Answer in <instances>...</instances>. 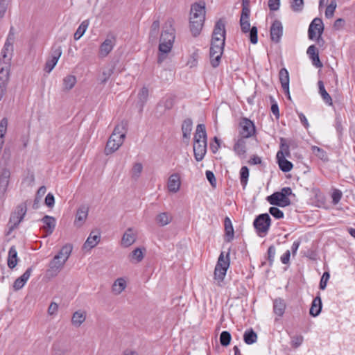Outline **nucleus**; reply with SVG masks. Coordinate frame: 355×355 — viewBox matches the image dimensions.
<instances>
[{
  "mask_svg": "<svg viewBox=\"0 0 355 355\" xmlns=\"http://www.w3.org/2000/svg\"><path fill=\"white\" fill-rule=\"evenodd\" d=\"M330 277V275L329 272H324L321 277L319 288L321 290L325 289L327 286V282Z\"/></svg>",
  "mask_w": 355,
  "mask_h": 355,
  "instance_id": "nucleus-63",
  "label": "nucleus"
},
{
  "mask_svg": "<svg viewBox=\"0 0 355 355\" xmlns=\"http://www.w3.org/2000/svg\"><path fill=\"white\" fill-rule=\"evenodd\" d=\"M240 26L243 33H248L251 28L249 19H240Z\"/></svg>",
  "mask_w": 355,
  "mask_h": 355,
  "instance_id": "nucleus-62",
  "label": "nucleus"
},
{
  "mask_svg": "<svg viewBox=\"0 0 355 355\" xmlns=\"http://www.w3.org/2000/svg\"><path fill=\"white\" fill-rule=\"evenodd\" d=\"M136 239L137 234H135L133 228L129 227L123 235L121 244L125 247H129L135 242Z\"/></svg>",
  "mask_w": 355,
  "mask_h": 355,
  "instance_id": "nucleus-19",
  "label": "nucleus"
},
{
  "mask_svg": "<svg viewBox=\"0 0 355 355\" xmlns=\"http://www.w3.org/2000/svg\"><path fill=\"white\" fill-rule=\"evenodd\" d=\"M270 102L271 104V112L272 114L275 116L276 119H279V106L277 103V101L275 100V98L272 96H269Z\"/></svg>",
  "mask_w": 355,
  "mask_h": 355,
  "instance_id": "nucleus-55",
  "label": "nucleus"
},
{
  "mask_svg": "<svg viewBox=\"0 0 355 355\" xmlns=\"http://www.w3.org/2000/svg\"><path fill=\"white\" fill-rule=\"evenodd\" d=\"M291 345L293 348H297L300 347L304 340V338L302 336H295L291 338Z\"/></svg>",
  "mask_w": 355,
  "mask_h": 355,
  "instance_id": "nucleus-64",
  "label": "nucleus"
},
{
  "mask_svg": "<svg viewBox=\"0 0 355 355\" xmlns=\"http://www.w3.org/2000/svg\"><path fill=\"white\" fill-rule=\"evenodd\" d=\"M205 19H190L189 28L193 37H197L200 35L202 26L204 25Z\"/></svg>",
  "mask_w": 355,
  "mask_h": 355,
  "instance_id": "nucleus-22",
  "label": "nucleus"
},
{
  "mask_svg": "<svg viewBox=\"0 0 355 355\" xmlns=\"http://www.w3.org/2000/svg\"><path fill=\"white\" fill-rule=\"evenodd\" d=\"M230 263V252H228L226 254V257L224 258V252H221L214 269L215 279L219 282H222L224 279Z\"/></svg>",
  "mask_w": 355,
  "mask_h": 355,
  "instance_id": "nucleus-5",
  "label": "nucleus"
},
{
  "mask_svg": "<svg viewBox=\"0 0 355 355\" xmlns=\"http://www.w3.org/2000/svg\"><path fill=\"white\" fill-rule=\"evenodd\" d=\"M257 340V334L253 329L250 328L244 332L243 340L247 345H252L256 343Z\"/></svg>",
  "mask_w": 355,
  "mask_h": 355,
  "instance_id": "nucleus-37",
  "label": "nucleus"
},
{
  "mask_svg": "<svg viewBox=\"0 0 355 355\" xmlns=\"http://www.w3.org/2000/svg\"><path fill=\"white\" fill-rule=\"evenodd\" d=\"M277 162L280 170L287 173L292 170L293 164L284 157V154L282 151H278L276 155Z\"/></svg>",
  "mask_w": 355,
  "mask_h": 355,
  "instance_id": "nucleus-16",
  "label": "nucleus"
},
{
  "mask_svg": "<svg viewBox=\"0 0 355 355\" xmlns=\"http://www.w3.org/2000/svg\"><path fill=\"white\" fill-rule=\"evenodd\" d=\"M175 103V100L173 97H166L162 98L157 104V108L164 107V111L171 110Z\"/></svg>",
  "mask_w": 355,
  "mask_h": 355,
  "instance_id": "nucleus-41",
  "label": "nucleus"
},
{
  "mask_svg": "<svg viewBox=\"0 0 355 355\" xmlns=\"http://www.w3.org/2000/svg\"><path fill=\"white\" fill-rule=\"evenodd\" d=\"M193 122L190 118H187L183 121L182 124V131L184 142L189 144L191 132L192 130Z\"/></svg>",
  "mask_w": 355,
  "mask_h": 355,
  "instance_id": "nucleus-23",
  "label": "nucleus"
},
{
  "mask_svg": "<svg viewBox=\"0 0 355 355\" xmlns=\"http://www.w3.org/2000/svg\"><path fill=\"white\" fill-rule=\"evenodd\" d=\"M283 35V26L280 21L276 19L273 21L270 26V39L275 43L280 42Z\"/></svg>",
  "mask_w": 355,
  "mask_h": 355,
  "instance_id": "nucleus-11",
  "label": "nucleus"
},
{
  "mask_svg": "<svg viewBox=\"0 0 355 355\" xmlns=\"http://www.w3.org/2000/svg\"><path fill=\"white\" fill-rule=\"evenodd\" d=\"M33 271V268L29 267L26 269L24 273L21 275L19 277L17 278L13 283V289L15 291H19L24 287L28 279H29L31 272Z\"/></svg>",
  "mask_w": 355,
  "mask_h": 355,
  "instance_id": "nucleus-17",
  "label": "nucleus"
},
{
  "mask_svg": "<svg viewBox=\"0 0 355 355\" xmlns=\"http://www.w3.org/2000/svg\"><path fill=\"white\" fill-rule=\"evenodd\" d=\"M205 2L195 3L191 6L190 19H205Z\"/></svg>",
  "mask_w": 355,
  "mask_h": 355,
  "instance_id": "nucleus-12",
  "label": "nucleus"
},
{
  "mask_svg": "<svg viewBox=\"0 0 355 355\" xmlns=\"http://www.w3.org/2000/svg\"><path fill=\"white\" fill-rule=\"evenodd\" d=\"M125 287L126 282L125 279L123 278H118L114 281L112 286V291L114 294L119 295L125 288Z\"/></svg>",
  "mask_w": 355,
  "mask_h": 355,
  "instance_id": "nucleus-38",
  "label": "nucleus"
},
{
  "mask_svg": "<svg viewBox=\"0 0 355 355\" xmlns=\"http://www.w3.org/2000/svg\"><path fill=\"white\" fill-rule=\"evenodd\" d=\"M256 132L254 123L250 119L243 117L239 122V134L240 137L248 139L254 135Z\"/></svg>",
  "mask_w": 355,
  "mask_h": 355,
  "instance_id": "nucleus-6",
  "label": "nucleus"
},
{
  "mask_svg": "<svg viewBox=\"0 0 355 355\" xmlns=\"http://www.w3.org/2000/svg\"><path fill=\"white\" fill-rule=\"evenodd\" d=\"M86 319V312L85 311L78 310L73 313L71 318V323L73 325L78 327Z\"/></svg>",
  "mask_w": 355,
  "mask_h": 355,
  "instance_id": "nucleus-31",
  "label": "nucleus"
},
{
  "mask_svg": "<svg viewBox=\"0 0 355 355\" xmlns=\"http://www.w3.org/2000/svg\"><path fill=\"white\" fill-rule=\"evenodd\" d=\"M19 259L17 257V252L15 245L10 247L8 251V256L7 259L8 266L10 269H13L17 265Z\"/></svg>",
  "mask_w": 355,
  "mask_h": 355,
  "instance_id": "nucleus-27",
  "label": "nucleus"
},
{
  "mask_svg": "<svg viewBox=\"0 0 355 355\" xmlns=\"http://www.w3.org/2000/svg\"><path fill=\"white\" fill-rule=\"evenodd\" d=\"M342 196V191L338 189H334L331 194L332 203L334 205H337L340 202Z\"/></svg>",
  "mask_w": 355,
  "mask_h": 355,
  "instance_id": "nucleus-60",
  "label": "nucleus"
},
{
  "mask_svg": "<svg viewBox=\"0 0 355 355\" xmlns=\"http://www.w3.org/2000/svg\"><path fill=\"white\" fill-rule=\"evenodd\" d=\"M225 21L223 19H220L215 24L211 38H223L225 41Z\"/></svg>",
  "mask_w": 355,
  "mask_h": 355,
  "instance_id": "nucleus-14",
  "label": "nucleus"
},
{
  "mask_svg": "<svg viewBox=\"0 0 355 355\" xmlns=\"http://www.w3.org/2000/svg\"><path fill=\"white\" fill-rule=\"evenodd\" d=\"M175 40V29L172 27V25L170 24L168 28L164 30L162 32L159 42H166L171 44H173Z\"/></svg>",
  "mask_w": 355,
  "mask_h": 355,
  "instance_id": "nucleus-28",
  "label": "nucleus"
},
{
  "mask_svg": "<svg viewBox=\"0 0 355 355\" xmlns=\"http://www.w3.org/2000/svg\"><path fill=\"white\" fill-rule=\"evenodd\" d=\"M293 194L290 187H284L280 191L274 192L266 198L267 201L272 205L280 207L289 206L291 203L288 196Z\"/></svg>",
  "mask_w": 355,
  "mask_h": 355,
  "instance_id": "nucleus-2",
  "label": "nucleus"
},
{
  "mask_svg": "<svg viewBox=\"0 0 355 355\" xmlns=\"http://www.w3.org/2000/svg\"><path fill=\"white\" fill-rule=\"evenodd\" d=\"M269 213L276 219H282L284 218V212L277 207H271L269 208Z\"/></svg>",
  "mask_w": 355,
  "mask_h": 355,
  "instance_id": "nucleus-58",
  "label": "nucleus"
},
{
  "mask_svg": "<svg viewBox=\"0 0 355 355\" xmlns=\"http://www.w3.org/2000/svg\"><path fill=\"white\" fill-rule=\"evenodd\" d=\"M225 41L223 38H211L209 57L213 58L214 55H216L215 58L211 59V66L214 68L218 67L220 62L221 56L223 53Z\"/></svg>",
  "mask_w": 355,
  "mask_h": 355,
  "instance_id": "nucleus-3",
  "label": "nucleus"
},
{
  "mask_svg": "<svg viewBox=\"0 0 355 355\" xmlns=\"http://www.w3.org/2000/svg\"><path fill=\"white\" fill-rule=\"evenodd\" d=\"M322 20L320 18L316 17L313 19V20L311 22L308 29V37L311 40H313L315 38V30L319 28V26L321 25Z\"/></svg>",
  "mask_w": 355,
  "mask_h": 355,
  "instance_id": "nucleus-30",
  "label": "nucleus"
},
{
  "mask_svg": "<svg viewBox=\"0 0 355 355\" xmlns=\"http://www.w3.org/2000/svg\"><path fill=\"white\" fill-rule=\"evenodd\" d=\"M113 44L112 40L106 39L100 46V55L102 57L107 56L112 50Z\"/></svg>",
  "mask_w": 355,
  "mask_h": 355,
  "instance_id": "nucleus-39",
  "label": "nucleus"
},
{
  "mask_svg": "<svg viewBox=\"0 0 355 355\" xmlns=\"http://www.w3.org/2000/svg\"><path fill=\"white\" fill-rule=\"evenodd\" d=\"M319 93L321 95L323 101L329 105H332V98L329 93L326 91L324 83L322 80H319L318 83Z\"/></svg>",
  "mask_w": 355,
  "mask_h": 355,
  "instance_id": "nucleus-36",
  "label": "nucleus"
},
{
  "mask_svg": "<svg viewBox=\"0 0 355 355\" xmlns=\"http://www.w3.org/2000/svg\"><path fill=\"white\" fill-rule=\"evenodd\" d=\"M114 70V66H113L112 68L104 70L102 72L101 83L105 84L108 80V79L110 78V76L113 74Z\"/></svg>",
  "mask_w": 355,
  "mask_h": 355,
  "instance_id": "nucleus-59",
  "label": "nucleus"
},
{
  "mask_svg": "<svg viewBox=\"0 0 355 355\" xmlns=\"http://www.w3.org/2000/svg\"><path fill=\"white\" fill-rule=\"evenodd\" d=\"M72 249V245L67 243L62 246L55 256H59L60 259L64 260V262H66L71 253Z\"/></svg>",
  "mask_w": 355,
  "mask_h": 355,
  "instance_id": "nucleus-35",
  "label": "nucleus"
},
{
  "mask_svg": "<svg viewBox=\"0 0 355 355\" xmlns=\"http://www.w3.org/2000/svg\"><path fill=\"white\" fill-rule=\"evenodd\" d=\"M88 25L89 22L87 20H85L80 24L76 33H74L73 37L75 40H79L84 35L88 27Z\"/></svg>",
  "mask_w": 355,
  "mask_h": 355,
  "instance_id": "nucleus-45",
  "label": "nucleus"
},
{
  "mask_svg": "<svg viewBox=\"0 0 355 355\" xmlns=\"http://www.w3.org/2000/svg\"><path fill=\"white\" fill-rule=\"evenodd\" d=\"M159 30V21L155 20L150 27V33H149V40L151 42L155 41L157 39L158 33Z\"/></svg>",
  "mask_w": 355,
  "mask_h": 355,
  "instance_id": "nucleus-44",
  "label": "nucleus"
},
{
  "mask_svg": "<svg viewBox=\"0 0 355 355\" xmlns=\"http://www.w3.org/2000/svg\"><path fill=\"white\" fill-rule=\"evenodd\" d=\"M10 63L0 62V80L8 82L10 77Z\"/></svg>",
  "mask_w": 355,
  "mask_h": 355,
  "instance_id": "nucleus-34",
  "label": "nucleus"
},
{
  "mask_svg": "<svg viewBox=\"0 0 355 355\" xmlns=\"http://www.w3.org/2000/svg\"><path fill=\"white\" fill-rule=\"evenodd\" d=\"M279 151H282V153L284 154V157H291V153L289 150V146L286 144V139L281 137L280 138V150Z\"/></svg>",
  "mask_w": 355,
  "mask_h": 355,
  "instance_id": "nucleus-52",
  "label": "nucleus"
},
{
  "mask_svg": "<svg viewBox=\"0 0 355 355\" xmlns=\"http://www.w3.org/2000/svg\"><path fill=\"white\" fill-rule=\"evenodd\" d=\"M337 7L336 0H331L330 3L327 6L325 10V17L328 19H331L334 17L335 10Z\"/></svg>",
  "mask_w": 355,
  "mask_h": 355,
  "instance_id": "nucleus-50",
  "label": "nucleus"
},
{
  "mask_svg": "<svg viewBox=\"0 0 355 355\" xmlns=\"http://www.w3.org/2000/svg\"><path fill=\"white\" fill-rule=\"evenodd\" d=\"M275 253H276L275 247L273 245L269 246L268 251H267V254H266V258L268 260V264L270 266H272V265L273 263Z\"/></svg>",
  "mask_w": 355,
  "mask_h": 355,
  "instance_id": "nucleus-51",
  "label": "nucleus"
},
{
  "mask_svg": "<svg viewBox=\"0 0 355 355\" xmlns=\"http://www.w3.org/2000/svg\"><path fill=\"white\" fill-rule=\"evenodd\" d=\"M224 226H225V241L227 242H230L233 240L234 236V227L232 224V221L229 217H225L224 220Z\"/></svg>",
  "mask_w": 355,
  "mask_h": 355,
  "instance_id": "nucleus-29",
  "label": "nucleus"
},
{
  "mask_svg": "<svg viewBox=\"0 0 355 355\" xmlns=\"http://www.w3.org/2000/svg\"><path fill=\"white\" fill-rule=\"evenodd\" d=\"M123 139L116 137L115 134H112L105 148V153L108 155L113 153L122 145Z\"/></svg>",
  "mask_w": 355,
  "mask_h": 355,
  "instance_id": "nucleus-10",
  "label": "nucleus"
},
{
  "mask_svg": "<svg viewBox=\"0 0 355 355\" xmlns=\"http://www.w3.org/2000/svg\"><path fill=\"white\" fill-rule=\"evenodd\" d=\"M304 0H292L291 1V8L295 12H300L304 9Z\"/></svg>",
  "mask_w": 355,
  "mask_h": 355,
  "instance_id": "nucleus-49",
  "label": "nucleus"
},
{
  "mask_svg": "<svg viewBox=\"0 0 355 355\" xmlns=\"http://www.w3.org/2000/svg\"><path fill=\"white\" fill-rule=\"evenodd\" d=\"M173 44L166 42H159L158 47L157 63L162 64L167 58V54L171 52Z\"/></svg>",
  "mask_w": 355,
  "mask_h": 355,
  "instance_id": "nucleus-13",
  "label": "nucleus"
},
{
  "mask_svg": "<svg viewBox=\"0 0 355 355\" xmlns=\"http://www.w3.org/2000/svg\"><path fill=\"white\" fill-rule=\"evenodd\" d=\"M66 262L59 258V256H54L53 259L49 262V268L46 270V275L51 277H55L62 269Z\"/></svg>",
  "mask_w": 355,
  "mask_h": 355,
  "instance_id": "nucleus-8",
  "label": "nucleus"
},
{
  "mask_svg": "<svg viewBox=\"0 0 355 355\" xmlns=\"http://www.w3.org/2000/svg\"><path fill=\"white\" fill-rule=\"evenodd\" d=\"M101 240L100 232L97 230H93L91 232L89 236L87 239L86 241L83 244V248L89 250L94 248Z\"/></svg>",
  "mask_w": 355,
  "mask_h": 355,
  "instance_id": "nucleus-18",
  "label": "nucleus"
},
{
  "mask_svg": "<svg viewBox=\"0 0 355 355\" xmlns=\"http://www.w3.org/2000/svg\"><path fill=\"white\" fill-rule=\"evenodd\" d=\"M180 176L178 173H173L170 175L168 180V189L171 192L176 193L180 187Z\"/></svg>",
  "mask_w": 355,
  "mask_h": 355,
  "instance_id": "nucleus-20",
  "label": "nucleus"
},
{
  "mask_svg": "<svg viewBox=\"0 0 355 355\" xmlns=\"http://www.w3.org/2000/svg\"><path fill=\"white\" fill-rule=\"evenodd\" d=\"M279 78L283 90H288L289 87V73L286 68H282L279 72Z\"/></svg>",
  "mask_w": 355,
  "mask_h": 355,
  "instance_id": "nucleus-33",
  "label": "nucleus"
},
{
  "mask_svg": "<svg viewBox=\"0 0 355 355\" xmlns=\"http://www.w3.org/2000/svg\"><path fill=\"white\" fill-rule=\"evenodd\" d=\"M271 218L268 214L258 215L253 221V226L259 236H265L270 229Z\"/></svg>",
  "mask_w": 355,
  "mask_h": 355,
  "instance_id": "nucleus-4",
  "label": "nucleus"
},
{
  "mask_svg": "<svg viewBox=\"0 0 355 355\" xmlns=\"http://www.w3.org/2000/svg\"><path fill=\"white\" fill-rule=\"evenodd\" d=\"M286 308L285 300L278 297L273 300V312L279 317L283 316Z\"/></svg>",
  "mask_w": 355,
  "mask_h": 355,
  "instance_id": "nucleus-26",
  "label": "nucleus"
},
{
  "mask_svg": "<svg viewBox=\"0 0 355 355\" xmlns=\"http://www.w3.org/2000/svg\"><path fill=\"white\" fill-rule=\"evenodd\" d=\"M10 171L7 168H0V198H3L10 182Z\"/></svg>",
  "mask_w": 355,
  "mask_h": 355,
  "instance_id": "nucleus-9",
  "label": "nucleus"
},
{
  "mask_svg": "<svg viewBox=\"0 0 355 355\" xmlns=\"http://www.w3.org/2000/svg\"><path fill=\"white\" fill-rule=\"evenodd\" d=\"M76 83V78L74 76L69 75L63 79V85L65 90L72 89Z\"/></svg>",
  "mask_w": 355,
  "mask_h": 355,
  "instance_id": "nucleus-47",
  "label": "nucleus"
},
{
  "mask_svg": "<svg viewBox=\"0 0 355 355\" xmlns=\"http://www.w3.org/2000/svg\"><path fill=\"white\" fill-rule=\"evenodd\" d=\"M235 153L239 156H243L246 153V145L245 139L239 137L235 142L233 148Z\"/></svg>",
  "mask_w": 355,
  "mask_h": 355,
  "instance_id": "nucleus-32",
  "label": "nucleus"
},
{
  "mask_svg": "<svg viewBox=\"0 0 355 355\" xmlns=\"http://www.w3.org/2000/svg\"><path fill=\"white\" fill-rule=\"evenodd\" d=\"M148 97V89L146 87H143L138 94V98L141 103V106L144 105Z\"/></svg>",
  "mask_w": 355,
  "mask_h": 355,
  "instance_id": "nucleus-56",
  "label": "nucleus"
},
{
  "mask_svg": "<svg viewBox=\"0 0 355 355\" xmlns=\"http://www.w3.org/2000/svg\"><path fill=\"white\" fill-rule=\"evenodd\" d=\"M130 257L135 259L137 262H140L144 259V253L140 248H137L130 254Z\"/></svg>",
  "mask_w": 355,
  "mask_h": 355,
  "instance_id": "nucleus-53",
  "label": "nucleus"
},
{
  "mask_svg": "<svg viewBox=\"0 0 355 355\" xmlns=\"http://www.w3.org/2000/svg\"><path fill=\"white\" fill-rule=\"evenodd\" d=\"M128 122L127 120H122L120 123L117 124L112 134H115L116 137H119L124 140L128 131Z\"/></svg>",
  "mask_w": 355,
  "mask_h": 355,
  "instance_id": "nucleus-24",
  "label": "nucleus"
},
{
  "mask_svg": "<svg viewBox=\"0 0 355 355\" xmlns=\"http://www.w3.org/2000/svg\"><path fill=\"white\" fill-rule=\"evenodd\" d=\"M27 201L22 202L17 206L16 209L14 213H15L19 217H22L24 218L26 211H27Z\"/></svg>",
  "mask_w": 355,
  "mask_h": 355,
  "instance_id": "nucleus-54",
  "label": "nucleus"
},
{
  "mask_svg": "<svg viewBox=\"0 0 355 355\" xmlns=\"http://www.w3.org/2000/svg\"><path fill=\"white\" fill-rule=\"evenodd\" d=\"M322 304L320 293L312 301L309 314L313 317L318 316L322 311Z\"/></svg>",
  "mask_w": 355,
  "mask_h": 355,
  "instance_id": "nucleus-25",
  "label": "nucleus"
},
{
  "mask_svg": "<svg viewBox=\"0 0 355 355\" xmlns=\"http://www.w3.org/2000/svg\"><path fill=\"white\" fill-rule=\"evenodd\" d=\"M8 126V119L4 117L0 121V139H3L4 137Z\"/></svg>",
  "mask_w": 355,
  "mask_h": 355,
  "instance_id": "nucleus-61",
  "label": "nucleus"
},
{
  "mask_svg": "<svg viewBox=\"0 0 355 355\" xmlns=\"http://www.w3.org/2000/svg\"><path fill=\"white\" fill-rule=\"evenodd\" d=\"M41 221L44 224L43 227V230L46 231L47 235L51 234L55 227V218L53 216L45 215L42 219Z\"/></svg>",
  "mask_w": 355,
  "mask_h": 355,
  "instance_id": "nucleus-21",
  "label": "nucleus"
},
{
  "mask_svg": "<svg viewBox=\"0 0 355 355\" xmlns=\"http://www.w3.org/2000/svg\"><path fill=\"white\" fill-rule=\"evenodd\" d=\"M13 53V47L10 48L9 46H3L1 51L2 59L0 62L4 63H10Z\"/></svg>",
  "mask_w": 355,
  "mask_h": 355,
  "instance_id": "nucleus-43",
  "label": "nucleus"
},
{
  "mask_svg": "<svg viewBox=\"0 0 355 355\" xmlns=\"http://www.w3.org/2000/svg\"><path fill=\"white\" fill-rule=\"evenodd\" d=\"M207 139L205 125L204 124H198L193 137V153L195 159L198 162L202 160L206 154Z\"/></svg>",
  "mask_w": 355,
  "mask_h": 355,
  "instance_id": "nucleus-1",
  "label": "nucleus"
},
{
  "mask_svg": "<svg viewBox=\"0 0 355 355\" xmlns=\"http://www.w3.org/2000/svg\"><path fill=\"white\" fill-rule=\"evenodd\" d=\"M89 209L85 205L80 206L76 211L74 225L77 227H81L88 216Z\"/></svg>",
  "mask_w": 355,
  "mask_h": 355,
  "instance_id": "nucleus-15",
  "label": "nucleus"
},
{
  "mask_svg": "<svg viewBox=\"0 0 355 355\" xmlns=\"http://www.w3.org/2000/svg\"><path fill=\"white\" fill-rule=\"evenodd\" d=\"M62 55V49L60 46L54 45L51 49V55L44 66V70L46 73H50L56 65L60 57Z\"/></svg>",
  "mask_w": 355,
  "mask_h": 355,
  "instance_id": "nucleus-7",
  "label": "nucleus"
},
{
  "mask_svg": "<svg viewBox=\"0 0 355 355\" xmlns=\"http://www.w3.org/2000/svg\"><path fill=\"white\" fill-rule=\"evenodd\" d=\"M232 336L227 331H223L220 335V343L223 347H227L231 342Z\"/></svg>",
  "mask_w": 355,
  "mask_h": 355,
  "instance_id": "nucleus-48",
  "label": "nucleus"
},
{
  "mask_svg": "<svg viewBox=\"0 0 355 355\" xmlns=\"http://www.w3.org/2000/svg\"><path fill=\"white\" fill-rule=\"evenodd\" d=\"M249 178V169L247 166H242L240 171V180L243 189H245Z\"/></svg>",
  "mask_w": 355,
  "mask_h": 355,
  "instance_id": "nucleus-46",
  "label": "nucleus"
},
{
  "mask_svg": "<svg viewBox=\"0 0 355 355\" xmlns=\"http://www.w3.org/2000/svg\"><path fill=\"white\" fill-rule=\"evenodd\" d=\"M311 150H312L313 153L317 157L320 159L322 162H327L329 161V157H328L327 153L324 149H322L320 147H318L316 146H313L311 147Z\"/></svg>",
  "mask_w": 355,
  "mask_h": 355,
  "instance_id": "nucleus-42",
  "label": "nucleus"
},
{
  "mask_svg": "<svg viewBox=\"0 0 355 355\" xmlns=\"http://www.w3.org/2000/svg\"><path fill=\"white\" fill-rule=\"evenodd\" d=\"M248 33H249V38H250V42L253 44H256L258 42L257 28L256 26H253L252 27H251V28L250 29Z\"/></svg>",
  "mask_w": 355,
  "mask_h": 355,
  "instance_id": "nucleus-57",
  "label": "nucleus"
},
{
  "mask_svg": "<svg viewBox=\"0 0 355 355\" xmlns=\"http://www.w3.org/2000/svg\"><path fill=\"white\" fill-rule=\"evenodd\" d=\"M155 220L160 226H164L171 222L172 216L168 212H162L156 216Z\"/></svg>",
  "mask_w": 355,
  "mask_h": 355,
  "instance_id": "nucleus-40",
  "label": "nucleus"
}]
</instances>
